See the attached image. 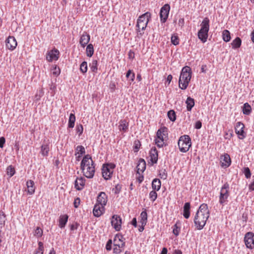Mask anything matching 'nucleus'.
I'll return each instance as SVG.
<instances>
[{"instance_id": "nucleus-37", "label": "nucleus", "mask_w": 254, "mask_h": 254, "mask_svg": "<svg viewBox=\"0 0 254 254\" xmlns=\"http://www.w3.org/2000/svg\"><path fill=\"white\" fill-rule=\"evenodd\" d=\"M140 217L141 218L140 223L142 224L146 225L147 220V214L145 211L141 213Z\"/></svg>"}, {"instance_id": "nucleus-15", "label": "nucleus", "mask_w": 254, "mask_h": 254, "mask_svg": "<svg viewBox=\"0 0 254 254\" xmlns=\"http://www.w3.org/2000/svg\"><path fill=\"white\" fill-rule=\"evenodd\" d=\"M168 128L163 127L159 128L156 133V136L159 139L166 140L168 138Z\"/></svg>"}, {"instance_id": "nucleus-47", "label": "nucleus", "mask_w": 254, "mask_h": 254, "mask_svg": "<svg viewBox=\"0 0 254 254\" xmlns=\"http://www.w3.org/2000/svg\"><path fill=\"white\" fill-rule=\"evenodd\" d=\"M180 231V228L177 226V224H176L173 227V234L177 236L179 235Z\"/></svg>"}, {"instance_id": "nucleus-7", "label": "nucleus", "mask_w": 254, "mask_h": 254, "mask_svg": "<svg viewBox=\"0 0 254 254\" xmlns=\"http://www.w3.org/2000/svg\"><path fill=\"white\" fill-rule=\"evenodd\" d=\"M116 165L114 163H107L103 165L102 168V174L104 179L106 180L111 178Z\"/></svg>"}, {"instance_id": "nucleus-25", "label": "nucleus", "mask_w": 254, "mask_h": 254, "mask_svg": "<svg viewBox=\"0 0 254 254\" xmlns=\"http://www.w3.org/2000/svg\"><path fill=\"white\" fill-rule=\"evenodd\" d=\"M26 185L28 193L31 195L33 194L35 192V189L34 182L32 180H29L27 182Z\"/></svg>"}, {"instance_id": "nucleus-42", "label": "nucleus", "mask_w": 254, "mask_h": 254, "mask_svg": "<svg viewBox=\"0 0 254 254\" xmlns=\"http://www.w3.org/2000/svg\"><path fill=\"white\" fill-rule=\"evenodd\" d=\"M7 174L11 177L15 174V169L11 165L7 167L6 169Z\"/></svg>"}, {"instance_id": "nucleus-49", "label": "nucleus", "mask_w": 254, "mask_h": 254, "mask_svg": "<svg viewBox=\"0 0 254 254\" xmlns=\"http://www.w3.org/2000/svg\"><path fill=\"white\" fill-rule=\"evenodd\" d=\"M164 140L165 139H159L158 138H157L155 139V143L157 145V146L159 147H163L164 145Z\"/></svg>"}, {"instance_id": "nucleus-52", "label": "nucleus", "mask_w": 254, "mask_h": 254, "mask_svg": "<svg viewBox=\"0 0 254 254\" xmlns=\"http://www.w3.org/2000/svg\"><path fill=\"white\" fill-rule=\"evenodd\" d=\"M122 189V186L120 184H117L116 185L115 188L113 189V190L114 191L115 193L118 194L120 193Z\"/></svg>"}, {"instance_id": "nucleus-53", "label": "nucleus", "mask_w": 254, "mask_h": 254, "mask_svg": "<svg viewBox=\"0 0 254 254\" xmlns=\"http://www.w3.org/2000/svg\"><path fill=\"white\" fill-rule=\"evenodd\" d=\"M141 144L139 140H136L134 142V152H137L140 148Z\"/></svg>"}, {"instance_id": "nucleus-50", "label": "nucleus", "mask_w": 254, "mask_h": 254, "mask_svg": "<svg viewBox=\"0 0 254 254\" xmlns=\"http://www.w3.org/2000/svg\"><path fill=\"white\" fill-rule=\"evenodd\" d=\"M244 173L247 179H249L251 177V172L250 169L248 167L244 168Z\"/></svg>"}, {"instance_id": "nucleus-4", "label": "nucleus", "mask_w": 254, "mask_h": 254, "mask_svg": "<svg viewBox=\"0 0 254 254\" xmlns=\"http://www.w3.org/2000/svg\"><path fill=\"white\" fill-rule=\"evenodd\" d=\"M151 14L149 12H146L139 16L137 20L136 27L138 32V35L141 36L144 32H141V30L143 31L145 29L147 25L151 19Z\"/></svg>"}, {"instance_id": "nucleus-11", "label": "nucleus", "mask_w": 254, "mask_h": 254, "mask_svg": "<svg viewBox=\"0 0 254 254\" xmlns=\"http://www.w3.org/2000/svg\"><path fill=\"white\" fill-rule=\"evenodd\" d=\"M111 225L116 231H120L121 228L122 219L118 215H114L112 217Z\"/></svg>"}, {"instance_id": "nucleus-43", "label": "nucleus", "mask_w": 254, "mask_h": 254, "mask_svg": "<svg viewBox=\"0 0 254 254\" xmlns=\"http://www.w3.org/2000/svg\"><path fill=\"white\" fill-rule=\"evenodd\" d=\"M126 77L129 79L131 81H133L135 78V74L132 72L131 70L129 69L126 74Z\"/></svg>"}, {"instance_id": "nucleus-6", "label": "nucleus", "mask_w": 254, "mask_h": 254, "mask_svg": "<svg viewBox=\"0 0 254 254\" xmlns=\"http://www.w3.org/2000/svg\"><path fill=\"white\" fill-rule=\"evenodd\" d=\"M178 144L180 150L182 152H186L191 146V139L188 135H182L180 137Z\"/></svg>"}, {"instance_id": "nucleus-21", "label": "nucleus", "mask_w": 254, "mask_h": 254, "mask_svg": "<svg viewBox=\"0 0 254 254\" xmlns=\"http://www.w3.org/2000/svg\"><path fill=\"white\" fill-rule=\"evenodd\" d=\"M221 166L222 167H228L231 164V158L228 154H225L221 158Z\"/></svg>"}, {"instance_id": "nucleus-63", "label": "nucleus", "mask_w": 254, "mask_h": 254, "mask_svg": "<svg viewBox=\"0 0 254 254\" xmlns=\"http://www.w3.org/2000/svg\"><path fill=\"white\" fill-rule=\"evenodd\" d=\"M173 254H182V252L180 250H175Z\"/></svg>"}, {"instance_id": "nucleus-3", "label": "nucleus", "mask_w": 254, "mask_h": 254, "mask_svg": "<svg viewBox=\"0 0 254 254\" xmlns=\"http://www.w3.org/2000/svg\"><path fill=\"white\" fill-rule=\"evenodd\" d=\"M191 77V71L189 66L184 67L181 71L179 80V87L182 90L186 89Z\"/></svg>"}, {"instance_id": "nucleus-22", "label": "nucleus", "mask_w": 254, "mask_h": 254, "mask_svg": "<svg viewBox=\"0 0 254 254\" xmlns=\"http://www.w3.org/2000/svg\"><path fill=\"white\" fill-rule=\"evenodd\" d=\"M190 202L185 203L183 207V216L186 219H188L190 216Z\"/></svg>"}, {"instance_id": "nucleus-40", "label": "nucleus", "mask_w": 254, "mask_h": 254, "mask_svg": "<svg viewBox=\"0 0 254 254\" xmlns=\"http://www.w3.org/2000/svg\"><path fill=\"white\" fill-rule=\"evenodd\" d=\"M76 153H75V155H76L77 154L82 155L85 153V148L82 145L77 146L76 148Z\"/></svg>"}, {"instance_id": "nucleus-19", "label": "nucleus", "mask_w": 254, "mask_h": 254, "mask_svg": "<svg viewBox=\"0 0 254 254\" xmlns=\"http://www.w3.org/2000/svg\"><path fill=\"white\" fill-rule=\"evenodd\" d=\"M90 39V35L87 32H84L80 37L79 43L81 46L84 47L89 43Z\"/></svg>"}, {"instance_id": "nucleus-38", "label": "nucleus", "mask_w": 254, "mask_h": 254, "mask_svg": "<svg viewBox=\"0 0 254 254\" xmlns=\"http://www.w3.org/2000/svg\"><path fill=\"white\" fill-rule=\"evenodd\" d=\"M167 115L170 121L172 122L175 121L176 119V115L174 110H171L168 111Z\"/></svg>"}, {"instance_id": "nucleus-23", "label": "nucleus", "mask_w": 254, "mask_h": 254, "mask_svg": "<svg viewBox=\"0 0 254 254\" xmlns=\"http://www.w3.org/2000/svg\"><path fill=\"white\" fill-rule=\"evenodd\" d=\"M136 168L138 173H139V171L143 172L146 168V162L145 160L143 159H139Z\"/></svg>"}, {"instance_id": "nucleus-60", "label": "nucleus", "mask_w": 254, "mask_h": 254, "mask_svg": "<svg viewBox=\"0 0 254 254\" xmlns=\"http://www.w3.org/2000/svg\"><path fill=\"white\" fill-rule=\"evenodd\" d=\"M78 224L77 223L73 224L70 225V230H74L77 229Z\"/></svg>"}, {"instance_id": "nucleus-64", "label": "nucleus", "mask_w": 254, "mask_h": 254, "mask_svg": "<svg viewBox=\"0 0 254 254\" xmlns=\"http://www.w3.org/2000/svg\"><path fill=\"white\" fill-rule=\"evenodd\" d=\"M167 249L166 248H163L161 251V254H167Z\"/></svg>"}, {"instance_id": "nucleus-14", "label": "nucleus", "mask_w": 254, "mask_h": 254, "mask_svg": "<svg viewBox=\"0 0 254 254\" xmlns=\"http://www.w3.org/2000/svg\"><path fill=\"white\" fill-rule=\"evenodd\" d=\"M6 48L12 51L15 49L17 46V42L15 38L13 36H9L5 41Z\"/></svg>"}, {"instance_id": "nucleus-33", "label": "nucleus", "mask_w": 254, "mask_h": 254, "mask_svg": "<svg viewBox=\"0 0 254 254\" xmlns=\"http://www.w3.org/2000/svg\"><path fill=\"white\" fill-rule=\"evenodd\" d=\"M75 122V115L71 113L69 115L68 127L69 128H73L74 126V123Z\"/></svg>"}, {"instance_id": "nucleus-48", "label": "nucleus", "mask_w": 254, "mask_h": 254, "mask_svg": "<svg viewBox=\"0 0 254 254\" xmlns=\"http://www.w3.org/2000/svg\"><path fill=\"white\" fill-rule=\"evenodd\" d=\"M76 132L78 133L79 136H80L83 132V127L82 125L79 124L77 125L76 127Z\"/></svg>"}, {"instance_id": "nucleus-1", "label": "nucleus", "mask_w": 254, "mask_h": 254, "mask_svg": "<svg viewBox=\"0 0 254 254\" xmlns=\"http://www.w3.org/2000/svg\"><path fill=\"white\" fill-rule=\"evenodd\" d=\"M209 214L207 205L205 203L201 204L194 218V223L197 229L201 230L203 228Z\"/></svg>"}, {"instance_id": "nucleus-39", "label": "nucleus", "mask_w": 254, "mask_h": 254, "mask_svg": "<svg viewBox=\"0 0 254 254\" xmlns=\"http://www.w3.org/2000/svg\"><path fill=\"white\" fill-rule=\"evenodd\" d=\"M89 66L92 72H96L97 70V61L96 60H93Z\"/></svg>"}, {"instance_id": "nucleus-61", "label": "nucleus", "mask_w": 254, "mask_h": 254, "mask_svg": "<svg viewBox=\"0 0 254 254\" xmlns=\"http://www.w3.org/2000/svg\"><path fill=\"white\" fill-rule=\"evenodd\" d=\"M131 224L135 227L137 226V221L136 219L135 218H133V219L132 220Z\"/></svg>"}, {"instance_id": "nucleus-12", "label": "nucleus", "mask_w": 254, "mask_h": 254, "mask_svg": "<svg viewBox=\"0 0 254 254\" xmlns=\"http://www.w3.org/2000/svg\"><path fill=\"white\" fill-rule=\"evenodd\" d=\"M244 125L239 122L237 123L235 127V132L238 134L239 138L241 139H243L246 137V133L244 131Z\"/></svg>"}, {"instance_id": "nucleus-31", "label": "nucleus", "mask_w": 254, "mask_h": 254, "mask_svg": "<svg viewBox=\"0 0 254 254\" xmlns=\"http://www.w3.org/2000/svg\"><path fill=\"white\" fill-rule=\"evenodd\" d=\"M252 111V108L251 106L248 103H246L244 104L243 107V113L244 115H249Z\"/></svg>"}, {"instance_id": "nucleus-35", "label": "nucleus", "mask_w": 254, "mask_h": 254, "mask_svg": "<svg viewBox=\"0 0 254 254\" xmlns=\"http://www.w3.org/2000/svg\"><path fill=\"white\" fill-rule=\"evenodd\" d=\"M49 151V145L47 144H43L41 146V153L44 156H47Z\"/></svg>"}, {"instance_id": "nucleus-54", "label": "nucleus", "mask_w": 254, "mask_h": 254, "mask_svg": "<svg viewBox=\"0 0 254 254\" xmlns=\"http://www.w3.org/2000/svg\"><path fill=\"white\" fill-rule=\"evenodd\" d=\"M54 71L53 72V74L56 76H58L60 73V69L59 67L55 66L54 69Z\"/></svg>"}, {"instance_id": "nucleus-13", "label": "nucleus", "mask_w": 254, "mask_h": 254, "mask_svg": "<svg viewBox=\"0 0 254 254\" xmlns=\"http://www.w3.org/2000/svg\"><path fill=\"white\" fill-rule=\"evenodd\" d=\"M59 51L56 49L50 51L47 54L46 59L48 62H51L53 60H58L59 59Z\"/></svg>"}, {"instance_id": "nucleus-32", "label": "nucleus", "mask_w": 254, "mask_h": 254, "mask_svg": "<svg viewBox=\"0 0 254 254\" xmlns=\"http://www.w3.org/2000/svg\"><path fill=\"white\" fill-rule=\"evenodd\" d=\"M86 54L88 57H91L93 56L94 54V48L92 44H89L87 45L86 49Z\"/></svg>"}, {"instance_id": "nucleus-41", "label": "nucleus", "mask_w": 254, "mask_h": 254, "mask_svg": "<svg viewBox=\"0 0 254 254\" xmlns=\"http://www.w3.org/2000/svg\"><path fill=\"white\" fill-rule=\"evenodd\" d=\"M80 70L83 73H85L87 71V64L86 62H83L80 66Z\"/></svg>"}, {"instance_id": "nucleus-8", "label": "nucleus", "mask_w": 254, "mask_h": 254, "mask_svg": "<svg viewBox=\"0 0 254 254\" xmlns=\"http://www.w3.org/2000/svg\"><path fill=\"white\" fill-rule=\"evenodd\" d=\"M229 196V185L226 183L221 188L220 196H219V203L224 205L225 203L227 201V199Z\"/></svg>"}, {"instance_id": "nucleus-44", "label": "nucleus", "mask_w": 254, "mask_h": 254, "mask_svg": "<svg viewBox=\"0 0 254 254\" xmlns=\"http://www.w3.org/2000/svg\"><path fill=\"white\" fill-rule=\"evenodd\" d=\"M159 176L163 180H166L167 178V173L165 169H162L159 171Z\"/></svg>"}, {"instance_id": "nucleus-29", "label": "nucleus", "mask_w": 254, "mask_h": 254, "mask_svg": "<svg viewBox=\"0 0 254 254\" xmlns=\"http://www.w3.org/2000/svg\"><path fill=\"white\" fill-rule=\"evenodd\" d=\"M161 181L158 179H154L152 182V187L153 190H159L161 188Z\"/></svg>"}, {"instance_id": "nucleus-36", "label": "nucleus", "mask_w": 254, "mask_h": 254, "mask_svg": "<svg viewBox=\"0 0 254 254\" xmlns=\"http://www.w3.org/2000/svg\"><path fill=\"white\" fill-rule=\"evenodd\" d=\"M6 221V216L5 213L2 211H0V227L2 228L5 225Z\"/></svg>"}, {"instance_id": "nucleus-9", "label": "nucleus", "mask_w": 254, "mask_h": 254, "mask_svg": "<svg viewBox=\"0 0 254 254\" xmlns=\"http://www.w3.org/2000/svg\"><path fill=\"white\" fill-rule=\"evenodd\" d=\"M244 241L248 248L252 249L254 248V234L253 232H248L245 234Z\"/></svg>"}, {"instance_id": "nucleus-62", "label": "nucleus", "mask_w": 254, "mask_h": 254, "mask_svg": "<svg viewBox=\"0 0 254 254\" xmlns=\"http://www.w3.org/2000/svg\"><path fill=\"white\" fill-rule=\"evenodd\" d=\"M184 19L183 18L180 19L179 20V22H178V24L181 26H183L184 25Z\"/></svg>"}, {"instance_id": "nucleus-5", "label": "nucleus", "mask_w": 254, "mask_h": 254, "mask_svg": "<svg viewBox=\"0 0 254 254\" xmlns=\"http://www.w3.org/2000/svg\"><path fill=\"white\" fill-rule=\"evenodd\" d=\"M209 19L208 18H204L201 23V28L198 32V37L202 43H205L207 40L209 29Z\"/></svg>"}, {"instance_id": "nucleus-58", "label": "nucleus", "mask_w": 254, "mask_h": 254, "mask_svg": "<svg viewBox=\"0 0 254 254\" xmlns=\"http://www.w3.org/2000/svg\"><path fill=\"white\" fill-rule=\"evenodd\" d=\"M121 248H119V247H116L113 249L114 253L118 254L122 252Z\"/></svg>"}, {"instance_id": "nucleus-55", "label": "nucleus", "mask_w": 254, "mask_h": 254, "mask_svg": "<svg viewBox=\"0 0 254 254\" xmlns=\"http://www.w3.org/2000/svg\"><path fill=\"white\" fill-rule=\"evenodd\" d=\"M80 199L79 197H77L74 199V206L75 208H77L80 204Z\"/></svg>"}, {"instance_id": "nucleus-26", "label": "nucleus", "mask_w": 254, "mask_h": 254, "mask_svg": "<svg viewBox=\"0 0 254 254\" xmlns=\"http://www.w3.org/2000/svg\"><path fill=\"white\" fill-rule=\"evenodd\" d=\"M68 218V216L66 214L60 216L59 226L61 228H63L65 227L67 223Z\"/></svg>"}, {"instance_id": "nucleus-34", "label": "nucleus", "mask_w": 254, "mask_h": 254, "mask_svg": "<svg viewBox=\"0 0 254 254\" xmlns=\"http://www.w3.org/2000/svg\"><path fill=\"white\" fill-rule=\"evenodd\" d=\"M222 37L224 41L229 42L231 39L230 32L228 30H224L222 32Z\"/></svg>"}, {"instance_id": "nucleus-45", "label": "nucleus", "mask_w": 254, "mask_h": 254, "mask_svg": "<svg viewBox=\"0 0 254 254\" xmlns=\"http://www.w3.org/2000/svg\"><path fill=\"white\" fill-rule=\"evenodd\" d=\"M171 42L174 45H177L179 44V39L177 35H173L171 37Z\"/></svg>"}, {"instance_id": "nucleus-18", "label": "nucleus", "mask_w": 254, "mask_h": 254, "mask_svg": "<svg viewBox=\"0 0 254 254\" xmlns=\"http://www.w3.org/2000/svg\"><path fill=\"white\" fill-rule=\"evenodd\" d=\"M85 181L83 177L77 178L74 183L75 189L78 190H82L85 186Z\"/></svg>"}, {"instance_id": "nucleus-2", "label": "nucleus", "mask_w": 254, "mask_h": 254, "mask_svg": "<svg viewBox=\"0 0 254 254\" xmlns=\"http://www.w3.org/2000/svg\"><path fill=\"white\" fill-rule=\"evenodd\" d=\"M80 169L83 175L87 178H93L95 172V163L91 156L87 154L85 155L80 163Z\"/></svg>"}, {"instance_id": "nucleus-51", "label": "nucleus", "mask_w": 254, "mask_h": 254, "mask_svg": "<svg viewBox=\"0 0 254 254\" xmlns=\"http://www.w3.org/2000/svg\"><path fill=\"white\" fill-rule=\"evenodd\" d=\"M43 235V231L40 227H37L35 231L34 235L36 236L37 237H40Z\"/></svg>"}, {"instance_id": "nucleus-24", "label": "nucleus", "mask_w": 254, "mask_h": 254, "mask_svg": "<svg viewBox=\"0 0 254 254\" xmlns=\"http://www.w3.org/2000/svg\"><path fill=\"white\" fill-rule=\"evenodd\" d=\"M128 123L126 120H121L119 122V129L121 131L126 132L127 131Z\"/></svg>"}, {"instance_id": "nucleus-57", "label": "nucleus", "mask_w": 254, "mask_h": 254, "mask_svg": "<svg viewBox=\"0 0 254 254\" xmlns=\"http://www.w3.org/2000/svg\"><path fill=\"white\" fill-rule=\"evenodd\" d=\"M202 123L200 121H197L194 126V127L196 129H200L201 127Z\"/></svg>"}, {"instance_id": "nucleus-20", "label": "nucleus", "mask_w": 254, "mask_h": 254, "mask_svg": "<svg viewBox=\"0 0 254 254\" xmlns=\"http://www.w3.org/2000/svg\"><path fill=\"white\" fill-rule=\"evenodd\" d=\"M158 151L155 147L152 148L150 151V161L152 163V165L155 164L158 161Z\"/></svg>"}, {"instance_id": "nucleus-46", "label": "nucleus", "mask_w": 254, "mask_h": 254, "mask_svg": "<svg viewBox=\"0 0 254 254\" xmlns=\"http://www.w3.org/2000/svg\"><path fill=\"white\" fill-rule=\"evenodd\" d=\"M157 197V194L154 190H152L149 193V198L152 200L155 201Z\"/></svg>"}, {"instance_id": "nucleus-17", "label": "nucleus", "mask_w": 254, "mask_h": 254, "mask_svg": "<svg viewBox=\"0 0 254 254\" xmlns=\"http://www.w3.org/2000/svg\"><path fill=\"white\" fill-rule=\"evenodd\" d=\"M123 236L121 234H117L114 239V245L115 247L123 248L125 246V242L123 240Z\"/></svg>"}, {"instance_id": "nucleus-16", "label": "nucleus", "mask_w": 254, "mask_h": 254, "mask_svg": "<svg viewBox=\"0 0 254 254\" xmlns=\"http://www.w3.org/2000/svg\"><path fill=\"white\" fill-rule=\"evenodd\" d=\"M107 201V196L104 192H101L97 196V202L98 204L101 205L102 208L106 205Z\"/></svg>"}, {"instance_id": "nucleus-59", "label": "nucleus", "mask_w": 254, "mask_h": 254, "mask_svg": "<svg viewBox=\"0 0 254 254\" xmlns=\"http://www.w3.org/2000/svg\"><path fill=\"white\" fill-rule=\"evenodd\" d=\"M5 142V139L4 137H1L0 138V147L3 148L4 144Z\"/></svg>"}, {"instance_id": "nucleus-30", "label": "nucleus", "mask_w": 254, "mask_h": 254, "mask_svg": "<svg viewBox=\"0 0 254 254\" xmlns=\"http://www.w3.org/2000/svg\"><path fill=\"white\" fill-rule=\"evenodd\" d=\"M242 40L239 37H236L231 43L233 49H236L240 47Z\"/></svg>"}, {"instance_id": "nucleus-10", "label": "nucleus", "mask_w": 254, "mask_h": 254, "mask_svg": "<svg viewBox=\"0 0 254 254\" xmlns=\"http://www.w3.org/2000/svg\"><path fill=\"white\" fill-rule=\"evenodd\" d=\"M170 7L169 4H166L161 8L160 11V17L162 23H165L168 17Z\"/></svg>"}, {"instance_id": "nucleus-28", "label": "nucleus", "mask_w": 254, "mask_h": 254, "mask_svg": "<svg viewBox=\"0 0 254 254\" xmlns=\"http://www.w3.org/2000/svg\"><path fill=\"white\" fill-rule=\"evenodd\" d=\"M101 207H101L99 204L95 205L93 210V213L95 217H98L102 214L103 213Z\"/></svg>"}, {"instance_id": "nucleus-27", "label": "nucleus", "mask_w": 254, "mask_h": 254, "mask_svg": "<svg viewBox=\"0 0 254 254\" xmlns=\"http://www.w3.org/2000/svg\"><path fill=\"white\" fill-rule=\"evenodd\" d=\"M186 103L187 104V110L190 111L194 105V100L190 97H188L186 101Z\"/></svg>"}, {"instance_id": "nucleus-56", "label": "nucleus", "mask_w": 254, "mask_h": 254, "mask_svg": "<svg viewBox=\"0 0 254 254\" xmlns=\"http://www.w3.org/2000/svg\"><path fill=\"white\" fill-rule=\"evenodd\" d=\"M38 251L40 252H43L44 251V246L43 244L41 242H38Z\"/></svg>"}]
</instances>
